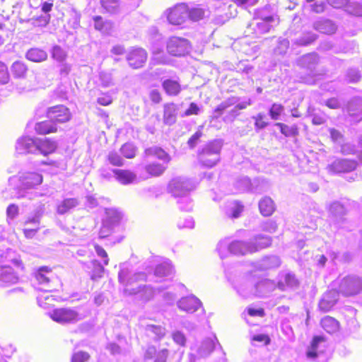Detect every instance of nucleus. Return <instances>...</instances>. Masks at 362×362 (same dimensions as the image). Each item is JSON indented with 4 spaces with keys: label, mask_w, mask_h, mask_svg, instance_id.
I'll return each mask as SVG.
<instances>
[{
    "label": "nucleus",
    "mask_w": 362,
    "mask_h": 362,
    "mask_svg": "<svg viewBox=\"0 0 362 362\" xmlns=\"http://www.w3.org/2000/svg\"><path fill=\"white\" fill-rule=\"evenodd\" d=\"M119 283L124 286V293L127 295H135L142 301H148L154 296L155 291L149 286L138 284L140 281L146 280V274L144 272L132 273L129 264L124 263L120 265L118 274Z\"/></svg>",
    "instance_id": "f257e3e1"
},
{
    "label": "nucleus",
    "mask_w": 362,
    "mask_h": 362,
    "mask_svg": "<svg viewBox=\"0 0 362 362\" xmlns=\"http://www.w3.org/2000/svg\"><path fill=\"white\" fill-rule=\"evenodd\" d=\"M43 180L42 175L36 172H21L17 176L11 177L8 179V184L13 187L14 192L10 197L3 192L4 198H17L21 199L28 197L32 199L33 193L29 190L35 188L40 185Z\"/></svg>",
    "instance_id": "f03ea898"
},
{
    "label": "nucleus",
    "mask_w": 362,
    "mask_h": 362,
    "mask_svg": "<svg viewBox=\"0 0 362 362\" xmlns=\"http://www.w3.org/2000/svg\"><path fill=\"white\" fill-rule=\"evenodd\" d=\"M194 188L193 183L184 177L172 179L168 185V192L177 199V202L180 209L186 211H189L192 209V201L189 194Z\"/></svg>",
    "instance_id": "7ed1b4c3"
},
{
    "label": "nucleus",
    "mask_w": 362,
    "mask_h": 362,
    "mask_svg": "<svg viewBox=\"0 0 362 362\" xmlns=\"http://www.w3.org/2000/svg\"><path fill=\"white\" fill-rule=\"evenodd\" d=\"M233 284L237 292L243 297H248L251 294L264 296L275 288L274 283L267 279L258 282L254 286L250 275L235 278Z\"/></svg>",
    "instance_id": "20e7f679"
},
{
    "label": "nucleus",
    "mask_w": 362,
    "mask_h": 362,
    "mask_svg": "<svg viewBox=\"0 0 362 362\" xmlns=\"http://www.w3.org/2000/svg\"><path fill=\"white\" fill-rule=\"evenodd\" d=\"M144 158L146 160L157 158L161 162H148L144 165V170L151 177H159L162 175L168 168V165L171 160L170 156L163 148L158 146L148 148L144 151Z\"/></svg>",
    "instance_id": "39448f33"
},
{
    "label": "nucleus",
    "mask_w": 362,
    "mask_h": 362,
    "mask_svg": "<svg viewBox=\"0 0 362 362\" xmlns=\"http://www.w3.org/2000/svg\"><path fill=\"white\" fill-rule=\"evenodd\" d=\"M223 145L221 139L206 143L198 153L199 163L206 168H213L220 161V153Z\"/></svg>",
    "instance_id": "423d86ee"
},
{
    "label": "nucleus",
    "mask_w": 362,
    "mask_h": 362,
    "mask_svg": "<svg viewBox=\"0 0 362 362\" xmlns=\"http://www.w3.org/2000/svg\"><path fill=\"white\" fill-rule=\"evenodd\" d=\"M50 318L59 324H72L83 320L84 315L71 308H56L49 313Z\"/></svg>",
    "instance_id": "0eeeda50"
},
{
    "label": "nucleus",
    "mask_w": 362,
    "mask_h": 362,
    "mask_svg": "<svg viewBox=\"0 0 362 362\" xmlns=\"http://www.w3.org/2000/svg\"><path fill=\"white\" fill-rule=\"evenodd\" d=\"M339 292L345 296H355L362 291V279L357 275H348L338 279Z\"/></svg>",
    "instance_id": "6e6552de"
},
{
    "label": "nucleus",
    "mask_w": 362,
    "mask_h": 362,
    "mask_svg": "<svg viewBox=\"0 0 362 362\" xmlns=\"http://www.w3.org/2000/svg\"><path fill=\"white\" fill-rule=\"evenodd\" d=\"M318 62L319 57L315 53L305 54L298 59L299 66L310 72L308 76L302 78V82L308 84H313L315 82V76L318 74L316 71Z\"/></svg>",
    "instance_id": "1a4fd4ad"
},
{
    "label": "nucleus",
    "mask_w": 362,
    "mask_h": 362,
    "mask_svg": "<svg viewBox=\"0 0 362 362\" xmlns=\"http://www.w3.org/2000/svg\"><path fill=\"white\" fill-rule=\"evenodd\" d=\"M35 279L39 284L40 291H55L54 286L59 281L54 275L52 270L47 267H40L35 274Z\"/></svg>",
    "instance_id": "9d476101"
},
{
    "label": "nucleus",
    "mask_w": 362,
    "mask_h": 362,
    "mask_svg": "<svg viewBox=\"0 0 362 362\" xmlns=\"http://www.w3.org/2000/svg\"><path fill=\"white\" fill-rule=\"evenodd\" d=\"M190 46L187 40L178 37H172L167 43L168 52L174 56H182L187 54Z\"/></svg>",
    "instance_id": "9b49d317"
},
{
    "label": "nucleus",
    "mask_w": 362,
    "mask_h": 362,
    "mask_svg": "<svg viewBox=\"0 0 362 362\" xmlns=\"http://www.w3.org/2000/svg\"><path fill=\"white\" fill-rule=\"evenodd\" d=\"M18 271L21 270L16 269L15 271L8 264H0V287H8L18 283Z\"/></svg>",
    "instance_id": "f8f14e48"
},
{
    "label": "nucleus",
    "mask_w": 362,
    "mask_h": 362,
    "mask_svg": "<svg viewBox=\"0 0 362 362\" xmlns=\"http://www.w3.org/2000/svg\"><path fill=\"white\" fill-rule=\"evenodd\" d=\"M167 17L170 23L181 25L188 18V7L185 4L176 5L167 11Z\"/></svg>",
    "instance_id": "ddd939ff"
},
{
    "label": "nucleus",
    "mask_w": 362,
    "mask_h": 362,
    "mask_svg": "<svg viewBox=\"0 0 362 362\" xmlns=\"http://www.w3.org/2000/svg\"><path fill=\"white\" fill-rule=\"evenodd\" d=\"M346 110L353 122H358L362 119V93L349 101Z\"/></svg>",
    "instance_id": "4468645a"
},
{
    "label": "nucleus",
    "mask_w": 362,
    "mask_h": 362,
    "mask_svg": "<svg viewBox=\"0 0 362 362\" xmlns=\"http://www.w3.org/2000/svg\"><path fill=\"white\" fill-rule=\"evenodd\" d=\"M0 261L11 262L16 269L25 271V265L20 255L11 248L0 247Z\"/></svg>",
    "instance_id": "2eb2a0df"
},
{
    "label": "nucleus",
    "mask_w": 362,
    "mask_h": 362,
    "mask_svg": "<svg viewBox=\"0 0 362 362\" xmlns=\"http://www.w3.org/2000/svg\"><path fill=\"white\" fill-rule=\"evenodd\" d=\"M146 59L147 53L146 50L139 47L131 49L127 55V60L129 66L134 69L142 67Z\"/></svg>",
    "instance_id": "dca6fc26"
},
{
    "label": "nucleus",
    "mask_w": 362,
    "mask_h": 362,
    "mask_svg": "<svg viewBox=\"0 0 362 362\" xmlns=\"http://www.w3.org/2000/svg\"><path fill=\"white\" fill-rule=\"evenodd\" d=\"M357 163L350 159H337L327 166V170L332 173H341L353 171L356 169Z\"/></svg>",
    "instance_id": "f3484780"
},
{
    "label": "nucleus",
    "mask_w": 362,
    "mask_h": 362,
    "mask_svg": "<svg viewBox=\"0 0 362 362\" xmlns=\"http://www.w3.org/2000/svg\"><path fill=\"white\" fill-rule=\"evenodd\" d=\"M47 117L54 123H64L71 119V113L66 107L64 105H57L48 109Z\"/></svg>",
    "instance_id": "a211bd4d"
},
{
    "label": "nucleus",
    "mask_w": 362,
    "mask_h": 362,
    "mask_svg": "<svg viewBox=\"0 0 362 362\" xmlns=\"http://www.w3.org/2000/svg\"><path fill=\"white\" fill-rule=\"evenodd\" d=\"M202 305L200 300L194 295L183 297L177 302L178 308L188 313H194Z\"/></svg>",
    "instance_id": "6ab92c4d"
},
{
    "label": "nucleus",
    "mask_w": 362,
    "mask_h": 362,
    "mask_svg": "<svg viewBox=\"0 0 362 362\" xmlns=\"http://www.w3.org/2000/svg\"><path fill=\"white\" fill-rule=\"evenodd\" d=\"M279 22H269L264 21H257L253 19L247 27V33L254 34L255 37H259L262 34L268 33L274 25L277 24Z\"/></svg>",
    "instance_id": "aec40b11"
},
{
    "label": "nucleus",
    "mask_w": 362,
    "mask_h": 362,
    "mask_svg": "<svg viewBox=\"0 0 362 362\" xmlns=\"http://www.w3.org/2000/svg\"><path fill=\"white\" fill-rule=\"evenodd\" d=\"M16 150L19 154L37 153V141L30 137H21L16 142Z\"/></svg>",
    "instance_id": "412c9836"
},
{
    "label": "nucleus",
    "mask_w": 362,
    "mask_h": 362,
    "mask_svg": "<svg viewBox=\"0 0 362 362\" xmlns=\"http://www.w3.org/2000/svg\"><path fill=\"white\" fill-rule=\"evenodd\" d=\"M255 252V247L250 241L234 240L230 243V254L245 255Z\"/></svg>",
    "instance_id": "4be33fe9"
},
{
    "label": "nucleus",
    "mask_w": 362,
    "mask_h": 362,
    "mask_svg": "<svg viewBox=\"0 0 362 362\" xmlns=\"http://www.w3.org/2000/svg\"><path fill=\"white\" fill-rule=\"evenodd\" d=\"M338 300V293L334 290H331L322 296L319 303V308L324 312L329 311L337 303Z\"/></svg>",
    "instance_id": "5701e85b"
},
{
    "label": "nucleus",
    "mask_w": 362,
    "mask_h": 362,
    "mask_svg": "<svg viewBox=\"0 0 362 362\" xmlns=\"http://www.w3.org/2000/svg\"><path fill=\"white\" fill-rule=\"evenodd\" d=\"M254 19L269 22H279L278 16L272 11L271 7L269 6L257 9L255 12Z\"/></svg>",
    "instance_id": "b1692460"
},
{
    "label": "nucleus",
    "mask_w": 362,
    "mask_h": 362,
    "mask_svg": "<svg viewBox=\"0 0 362 362\" xmlns=\"http://www.w3.org/2000/svg\"><path fill=\"white\" fill-rule=\"evenodd\" d=\"M325 339L322 336H316L313 338L311 346L307 351V356L309 358H315L319 354L322 353L321 347L325 346Z\"/></svg>",
    "instance_id": "393cba45"
},
{
    "label": "nucleus",
    "mask_w": 362,
    "mask_h": 362,
    "mask_svg": "<svg viewBox=\"0 0 362 362\" xmlns=\"http://www.w3.org/2000/svg\"><path fill=\"white\" fill-rule=\"evenodd\" d=\"M177 107L174 103H168L164 105L163 122L167 125H172L177 120Z\"/></svg>",
    "instance_id": "a878e982"
},
{
    "label": "nucleus",
    "mask_w": 362,
    "mask_h": 362,
    "mask_svg": "<svg viewBox=\"0 0 362 362\" xmlns=\"http://www.w3.org/2000/svg\"><path fill=\"white\" fill-rule=\"evenodd\" d=\"M329 218L333 221H341L343 216L346 214V209L339 202H332L329 208Z\"/></svg>",
    "instance_id": "bb28decb"
},
{
    "label": "nucleus",
    "mask_w": 362,
    "mask_h": 362,
    "mask_svg": "<svg viewBox=\"0 0 362 362\" xmlns=\"http://www.w3.org/2000/svg\"><path fill=\"white\" fill-rule=\"evenodd\" d=\"M116 180L122 185H129L132 183L136 178L134 173L127 170H113Z\"/></svg>",
    "instance_id": "cd10ccee"
},
{
    "label": "nucleus",
    "mask_w": 362,
    "mask_h": 362,
    "mask_svg": "<svg viewBox=\"0 0 362 362\" xmlns=\"http://www.w3.org/2000/svg\"><path fill=\"white\" fill-rule=\"evenodd\" d=\"M314 28L320 33L331 35L335 33L337 26L330 20H320L314 23Z\"/></svg>",
    "instance_id": "c85d7f7f"
},
{
    "label": "nucleus",
    "mask_w": 362,
    "mask_h": 362,
    "mask_svg": "<svg viewBox=\"0 0 362 362\" xmlns=\"http://www.w3.org/2000/svg\"><path fill=\"white\" fill-rule=\"evenodd\" d=\"M214 340H216L215 337L214 338H206L202 342V344L197 350L199 357H206L213 351Z\"/></svg>",
    "instance_id": "c756f323"
},
{
    "label": "nucleus",
    "mask_w": 362,
    "mask_h": 362,
    "mask_svg": "<svg viewBox=\"0 0 362 362\" xmlns=\"http://www.w3.org/2000/svg\"><path fill=\"white\" fill-rule=\"evenodd\" d=\"M57 144L54 141L48 139L37 141V152L42 155H47L54 151Z\"/></svg>",
    "instance_id": "7c9ffc66"
},
{
    "label": "nucleus",
    "mask_w": 362,
    "mask_h": 362,
    "mask_svg": "<svg viewBox=\"0 0 362 362\" xmlns=\"http://www.w3.org/2000/svg\"><path fill=\"white\" fill-rule=\"evenodd\" d=\"M321 327L329 334L334 333L339 330V322L330 316H326L321 320Z\"/></svg>",
    "instance_id": "2f4dec72"
},
{
    "label": "nucleus",
    "mask_w": 362,
    "mask_h": 362,
    "mask_svg": "<svg viewBox=\"0 0 362 362\" xmlns=\"http://www.w3.org/2000/svg\"><path fill=\"white\" fill-rule=\"evenodd\" d=\"M260 213L264 216H269L274 211V204L273 200L268 197L262 198L259 202Z\"/></svg>",
    "instance_id": "473e14b6"
},
{
    "label": "nucleus",
    "mask_w": 362,
    "mask_h": 362,
    "mask_svg": "<svg viewBox=\"0 0 362 362\" xmlns=\"http://www.w3.org/2000/svg\"><path fill=\"white\" fill-rule=\"evenodd\" d=\"M173 272V267L169 259L165 260L156 266L155 275L158 277L170 276Z\"/></svg>",
    "instance_id": "72a5a7b5"
},
{
    "label": "nucleus",
    "mask_w": 362,
    "mask_h": 362,
    "mask_svg": "<svg viewBox=\"0 0 362 362\" xmlns=\"http://www.w3.org/2000/svg\"><path fill=\"white\" fill-rule=\"evenodd\" d=\"M26 58L34 62H41L47 59V54L45 51L38 48H31L26 53Z\"/></svg>",
    "instance_id": "f704fd0d"
},
{
    "label": "nucleus",
    "mask_w": 362,
    "mask_h": 362,
    "mask_svg": "<svg viewBox=\"0 0 362 362\" xmlns=\"http://www.w3.org/2000/svg\"><path fill=\"white\" fill-rule=\"evenodd\" d=\"M79 204V202L76 198H68L64 199L57 206V213L59 214H64L72 209H74Z\"/></svg>",
    "instance_id": "c9c22d12"
},
{
    "label": "nucleus",
    "mask_w": 362,
    "mask_h": 362,
    "mask_svg": "<svg viewBox=\"0 0 362 362\" xmlns=\"http://www.w3.org/2000/svg\"><path fill=\"white\" fill-rule=\"evenodd\" d=\"M162 86L165 93L169 95H177L181 90L180 83L175 80H165Z\"/></svg>",
    "instance_id": "e433bc0d"
},
{
    "label": "nucleus",
    "mask_w": 362,
    "mask_h": 362,
    "mask_svg": "<svg viewBox=\"0 0 362 362\" xmlns=\"http://www.w3.org/2000/svg\"><path fill=\"white\" fill-rule=\"evenodd\" d=\"M35 131L40 134H46L57 131L55 124L49 120L38 122L35 124Z\"/></svg>",
    "instance_id": "4c0bfd02"
},
{
    "label": "nucleus",
    "mask_w": 362,
    "mask_h": 362,
    "mask_svg": "<svg viewBox=\"0 0 362 362\" xmlns=\"http://www.w3.org/2000/svg\"><path fill=\"white\" fill-rule=\"evenodd\" d=\"M238 101L239 98L235 96H232L226 99L214 110V113L216 114L214 117H218L226 109L230 107L233 105H235Z\"/></svg>",
    "instance_id": "58836bf2"
},
{
    "label": "nucleus",
    "mask_w": 362,
    "mask_h": 362,
    "mask_svg": "<svg viewBox=\"0 0 362 362\" xmlns=\"http://www.w3.org/2000/svg\"><path fill=\"white\" fill-rule=\"evenodd\" d=\"M243 205L238 202H233L228 204L226 214L232 218H237L243 211Z\"/></svg>",
    "instance_id": "ea45409f"
},
{
    "label": "nucleus",
    "mask_w": 362,
    "mask_h": 362,
    "mask_svg": "<svg viewBox=\"0 0 362 362\" xmlns=\"http://www.w3.org/2000/svg\"><path fill=\"white\" fill-rule=\"evenodd\" d=\"M252 246L255 247V252L267 247L271 245V238L269 236L258 235L255 236L251 240Z\"/></svg>",
    "instance_id": "a19ab883"
},
{
    "label": "nucleus",
    "mask_w": 362,
    "mask_h": 362,
    "mask_svg": "<svg viewBox=\"0 0 362 362\" xmlns=\"http://www.w3.org/2000/svg\"><path fill=\"white\" fill-rule=\"evenodd\" d=\"M251 181L247 177H242L235 182V189L233 193H239L248 191L251 189Z\"/></svg>",
    "instance_id": "79ce46f5"
},
{
    "label": "nucleus",
    "mask_w": 362,
    "mask_h": 362,
    "mask_svg": "<svg viewBox=\"0 0 362 362\" xmlns=\"http://www.w3.org/2000/svg\"><path fill=\"white\" fill-rule=\"evenodd\" d=\"M106 217L103 223L110 226L111 227L119 221L121 219V214L115 209H107L105 211Z\"/></svg>",
    "instance_id": "37998d69"
},
{
    "label": "nucleus",
    "mask_w": 362,
    "mask_h": 362,
    "mask_svg": "<svg viewBox=\"0 0 362 362\" xmlns=\"http://www.w3.org/2000/svg\"><path fill=\"white\" fill-rule=\"evenodd\" d=\"M27 71V66L21 61L13 62L11 66V71L16 78H24Z\"/></svg>",
    "instance_id": "c03bdc74"
},
{
    "label": "nucleus",
    "mask_w": 362,
    "mask_h": 362,
    "mask_svg": "<svg viewBox=\"0 0 362 362\" xmlns=\"http://www.w3.org/2000/svg\"><path fill=\"white\" fill-rule=\"evenodd\" d=\"M230 243L229 238H225L218 243L216 250L221 259L226 257L230 253Z\"/></svg>",
    "instance_id": "a18cd8bd"
},
{
    "label": "nucleus",
    "mask_w": 362,
    "mask_h": 362,
    "mask_svg": "<svg viewBox=\"0 0 362 362\" xmlns=\"http://www.w3.org/2000/svg\"><path fill=\"white\" fill-rule=\"evenodd\" d=\"M42 293L38 295L37 299L38 305L42 308H47L48 305H51L52 302L56 300V298L54 296L49 295L48 293L52 292V291H42Z\"/></svg>",
    "instance_id": "49530a36"
},
{
    "label": "nucleus",
    "mask_w": 362,
    "mask_h": 362,
    "mask_svg": "<svg viewBox=\"0 0 362 362\" xmlns=\"http://www.w3.org/2000/svg\"><path fill=\"white\" fill-rule=\"evenodd\" d=\"M298 285V280L296 276L291 274H286L284 277V281L279 282L278 286L281 290H285L286 286L294 288Z\"/></svg>",
    "instance_id": "de8ad7c7"
},
{
    "label": "nucleus",
    "mask_w": 362,
    "mask_h": 362,
    "mask_svg": "<svg viewBox=\"0 0 362 362\" xmlns=\"http://www.w3.org/2000/svg\"><path fill=\"white\" fill-rule=\"evenodd\" d=\"M43 213V209L42 207H40L39 209H37L33 214L29 216L26 221H25V226H28L29 224H31L33 226H40V218Z\"/></svg>",
    "instance_id": "09e8293b"
},
{
    "label": "nucleus",
    "mask_w": 362,
    "mask_h": 362,
    "mask_svg": "<svg viewBox=\"0 0 362 362\" xmlns=\"http://www.w3.org/2000/svg\"><path fill=\"white\" fill-rule=\"evenodd\" d=\"M276 127H279L281 134H283L286 136H294L298 134V129L296 124L292 126H288L283 123H276L275 124Z\"/></svg>",
    "instance_id": "8fccbe9b"
},
{
    "label": "nucleus",
    "mask_w": 362,
    "mask_h": 362,
    "mask_svg": "<svg viewBox=\"0 0 362 362\" xmlns=\"http://www.w3.org/2000/svg\"><path fill=\"white\" fill-rule=\"evenodd\" d=\"M145 329L148 333L154 334L157 339L163 338L166 333L165 328L160 325H147Z\"/></svg>",
    "instance_id": "3c124183"
},
{
    "label": "nucleus",
    "mask_w": 362,
    "mask_h": 362,
    "mask_svg": "<svg viewBox=\"0 0 362 362\" xmlns=\"http://www.w3.org/2000/svg\"><path fill=\"white\" fill-rule=\"evenodd\" d=\"M102 7L108 13H115L119 10V0H100Z\"/></svg>",
    "instance_id": "603ef678"
},
{
    "label": "nucleus",
    "mask_w": 362,
    "mask_h": 362,
    "mask_svg": "<svg viewBox=\"0 0 362 362\" xmlns=\"http://www.w3.org/2000/svg\"><path fill=\"white\" fill-rule=\"evenodd\" d=\"M206 13V10L199 6L188 8V18L194 21H198L202 19Z\"/></svg>",
    "instance_id": "864d4df0"
},
{
    "label": "nucleus",
    "mask_w": 362,
    "mask_h": 362,
    "mask_svg": "<svg viewBox=\"0 0 362 362\" xmlns=\"http://www.w3.org/2000/svg\"><path fill=\"white\" fill-rule=\"evenodd\" d=\"M317 39V35L313 33H304L300 37L296 40V43L298 45L307 46L313 43Z\"/></svg>",
    "instance_id": "5fc2aeb1"
},
{
    "label": "nucleus",
    "mask_w": 362,
    "mask_h": 362,
    "mask_svg": "<svg viewBox=\"0 0 362 362\" xmlns=\"http://www.w3.org/2000/svg\"><path fill=\"white\" fill-rule=\"evenodd\" d=\"M361 78V71L357 69H349L345 75V80L348 83H357Z\"/></svg>",
    "instance_id": "6e6d98bb"
},
{
    "label": "nucleus",
    "mask_w": 362,
    "mask_h": 362,
    "mask_svg": "<svg viewBox=\"0 0 362 362\" xmlns=\"http://www.w3.org/2000/svg\"><path fill=\"white\" fill-rule=\"evenodd\" d=\"M92 264L94 269L91 274V279L93 280H97L103 276L105 272V268L104 266L100 264L97 260H93Z\"/></svg>",
    "instance_id": "4d7b16f0"
},
{
    "label": "nucleus",
    "mask_w": 362,
    "mask_h": 362,
    "mask_svg": "<svg viewBox=\"0 0 362 362\" xmlns=\"http://www.w3.org/2000/svg\"><path fill=\"white\" fill-rule=\"evenodd\" d=\"M252 104L250 99L240 102L239 101L235 105V107L230 110V114L231 115V120H233L236 116L239 115L238 110H244L247 106Z\"/></svg>",
    "instance_id": "13d9d810"
},
{
    "label": "nucleus",
    "mask_w": 362,
    "mask_h": 362,
    "mask_svg": "<svg viewBox=\"0 0 362 362\" xmlns=\"http://www.w3.org/2000/svg\"><path fill=\"white\" fill-rule=\"evenodd\" d=\"M19 213L18 206L16 204H10L6 209L7 222L11 225L12 221L18 216Z\"/></svg>",
    "instance_id": "bf43d9fd"
},
{
    "label": "nucleus",
    "mask_w": 362,
    "mask_h": 362,
    "mask_svg": "<svg viewBox=\"0 0 362 362\" xmlns=\"http://www.w3.org/2000/svg\"><path fill=\"white\" fill-rule=\"evenodd\" d=\"M120 151L123 156L127 158H132L136 155V148L134 144L130 143L124 144L121 147Z\"/></svg>",
    "instance_id": "052dcab7"
},
{
    "label": "nucleus",
    "mask_w": 362,
    "mask_h": 362,
    "mask_svg": "<svg viewBox=\"0 0 362 362\" xmlns=\"http://www.w3.org/2000/svg\"><path fill=\"white\" fill-rule=\"evenodd\" d=\"M341 153L344 155L354 154L358 157L360 148H356V146L350 143L341 144Z\"/></svg>",
    "instance_id": "680f3d73"
},
{
    "label": "nucleus",
    "mask_w": 362,
    "mask_h": 362,
    "mask_svg": "<svg viewBox=\"0 0 362 362\" xmlns=\"http://www.w3.org/2000/svg\"><path fill=\"white\" fill-rule=\"evenodd\" d=\"M52 57L56 61L62 62L66 59V54L61 47L55 45L52 49Z\"/></svg>",
    "instance_id": "e2e57ef3"
},
{
    "label": "nucleus",
    "mask_w": 362,
    "mask_h": 362,
    "mask_svg": "<svg viewBox=\"0 0 362 362\" xmlns=\"http://www.w3.org/2000/svg\"><path fill=\"white\" fill-rule=\"evenodd\" d=\"M284 110V107L282 105L274 103L269 109V115L272 119L277 120Z\"/></svg>",
    "instance_id": "0e129e2a"
},
{
    "label": "nucleus",
    "mask_w": 362,
    "mask_h": 362,
    "mask_svg": "<svg viewBox=\"0 0 362 362\" xmlns=\"http://www.w3.org/2000/svg\"><path fill=\"white\" fill-rule=\"evenodd\" d=\"M100 81L103 87H110L113 85L112 74L102 71L100 73Z\"/></svg>",
    "instance_id": "69168bd1"
},
{
    "label": "nucleus",
    "mask_w": 362,
    "mask_h": 362,
    "mask_svg": "<svg viewBox=\"0 0 362 362\" xmlns=\"http://www.w3.org/2000/svg\"><path fill=\"white\" fill-rule=\"evenodd\" d=\"M263 264L266 268L277 267L280 265L281 261L277 256H271L266 257L263 260Z\"/></svg>",
    "instance_id": "338daca9"
},
{
    "label": "nucleus",
    "mask_w": 362,
    "mask_h": 362,
    "mask_svg": "<svg viewBox=\"0 0 362 362\" xmlns=\"http://www.w3.org/2000/svg\"><path fill=\"white\" fill-rule=\"evenodd\" d=\"M289 47V42L286 39H284L279 42L278 46L274 49V53L276 55H284L286 53Z\"/></svg>",
    "instance_id": "774afa93"
}]
</instances>
